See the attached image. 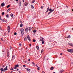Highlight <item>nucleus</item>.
<instances>
[{
	"label": "nucleus",
	"mask_w": 73,
	"mask_h": 73,
	"mask_svg": "<svg viewBox=\"0 0 73 73\" xmlns=\"http://www.w3.org/2000/svg\"><path fill=\"white\" fill-rule=\"evenodd\" d=\"M16 1H19V0H15Z\"/></svg>",
	"instance_id": "obj_51"
},
{
	"label": "nucleus",
	"mask_w": 73,
	"mask_h": 73,
	"mask_svg": "<svg viewBox=\"0 0 73 73\" xmlns=\"http://www.w3.org/2000/svg\"><path fill=\"white\" fill-rule=\"evenodd\" d=\"M27 38H28V40H29V41H31V38H30V37L28 35H27Z\"/></svg>",
	"instance_id": "obj_4"
},
{
	"label": "nucleus",
	"mask_w": 73,
	"mask_h": 73,
	"mask_svg": "<svg viewBox=\"0 0 73 73\" xmlns=\"http://www.w3.org/2000/svg\"><path fill=\"white\" fill-rule=\"evenodd\" d=\"M23 25L22 24H21L20 25V27H23Z\"/></svg>",
	"instance_id": "obj_28"
},
{
	"label": "nucleus",
	"mask_w": 73,
	"mask_h": 73,
	"mask_svg": "<svg viewBox=\"0 0 73 73\" xmlns=\"http://www.w3.org/2000/svg\"><path fill=\"white\" fill-rule=\"evenodd\" d=\"M19 45H20V46H21L22 45H21V43L19 44Z\"/></svg>",
	"instance_id": "obj_41"
},
{
	"label": "nucleus",
	"mask_w": 73,
	"mask_h": 73,
	"mask_svg": "<svg viewBox=\"0 0 73 73\" xmlns=\"http://www.w3.org/2000/svg\"><path fill=\"white\" fill-rule=\"evenodd\" d=\"M13 72V70L12 71H11V73H12Z\"/></svg>",
	"instance_id": "obj_52"
},
{
	"label": "nucleus",
	"mask_w": 73,
	"mask_h": 73,
	"mask_svg": "<svg viewBox=\"0 0 73 73\" xmlns=\"http://www.w3.org/2000/svg\"><path fill=\"white\" fill-rule=\"evenodd\" d=\"M71 37H70V35H69L68 36V38H70Z\"/></svg>",
	"instance_id": "obj_35"
},
{
	"label": "nucleus",
	"mask_w": 73,
	"mask_h": 73,
	"mask_svg": "<svg viewBox=\"0 0 73 73\" xmlns=\"http://www.w3.org/2000/svg\"><path fill=\"white\" fill-rule=\"evenodd\" d=\"M35 0H34L32 2V3H35Z\"/></svg>",
	"instance_id": "obj_37"
},
{
	"label": "nucleus",
	"mask_w": 73,
	"mask_h": 73,
	"mask_svg": "<svg viewBox=\"0 0 73 73\" xmlns=\"http://www.w3.org/2000/svg\"><path fill=\"white\" fill-rule=\"evenodd\" d=\"M29 46H32V45H31V44H30Z\"/></svg>",
	"instance_id": "obj_54"
},
{
	"label": "nucleus",
	"mask_w": 73,
	"mask_h": 73,
	"mask_svg": "<svg viewBox=\"0 0 73 73\" xmlns=\"http://www.w3.org/2000/svg\"><path fill=\"white\" fill-rule=\"evenodd\" d=\"M64 72V70H61L60 71V73H62Z\"/></svg>",
	"instance_id": "obj_15"
},
{
	"label": "nucleus",
	"mask_w": 73,
	"mask_h": 73,
	"mask_svg": "<svg viewBox=\"0 0 73 73\" xmlns=\"http://www.w3.org/2000/svg\"><path fill=\"white\" fill-rule=\"evenodd\" d=\"M27 38L26 37L24 39V41H27Z\"/></svg>",
	"instance_id": "obj_19"
},
{
	"label": "nucleus",
	"mask_w": 73,
	"mask_h": 73,
	"mask_svg": "<svg viewBox=\"0 0 73 73\" xmlns=\"http://www.w3.org/2000/svg\"><path fill=\"white\" fill-rule=\"evenodd\" d=\"M12 47L11 46L10 47V49H12Z\"/></svg>",
	"instance_id": "obj_49"
},
{
	"label": "nucleus",
	"mask_w": 73,
	"mask_h": 73,
	"mask_svg": "<svg viewBox=\"0 0 73 73\" xmlns=\"http://www.w3.org/2000/svg\"><path fill=\"white\" fill-rule=\"evenodd\" d=\"M53 73H56V72H54Z\"/></svg>",
	"instance_id": "obj_64"
},
{
	"label": "nucleus",
	"mask_w": 73,
	"mask_h": 73,
	"mask_svg": "<svg viewBox=\"0 0 73 73\" xmlns=\"http://www.w3.org/2000/svg\"><path fill=\"white\" fill-rule=\"evenodd\" d=\"M4 21H5V22H6V21H5V20H4V19H3V22H4Z\"/></svg>",
	"instance_id": "obj_40"
},
{
	"label": "nucleus",
	"mask_w": 73,
	"mask_h": 73,
	"mask_svg": "<svg viewBox=\"0 0 73 73\" xmlns=\"http://www.w3.org/2000/svg\"><path fill=\"white\" fill-rule=\"evenodd\" d=\"M31 7L33 9V8H34V7H33V5H31Z\"/></svg>",
	"instance_id": "obj_25"
},
{
	"label": "nucleus",
	"mask_w": 73,
	"mask_h": 73,
	"mask_svg": "<svg viewBox=\"0 0 73 73\" xmlns=\"http://www.w3.org/2000/svg\"><path fill=\"white\" fill-rule=\"evenodd\" d=\"M25 4V6H27V4H28V3H25V4Z\"/></svg>",
	"instance_id": "obj_29"
},
{
	"label": "nucleus",
	"mask_w": 73,
	"mask_h": 73,
	"mask_svg": "<svg viewBox=\"0 0 73 73\" xmlns=\"http://www.w3.org/2000/svg\"><path fill=\"white\" fill-rule=\"evenodd\" d=\"M14 68L15 69H17V67L16 66H15L14 67Z\"/></svg>",
	"instance_id": "obj_31"
},
{
	"label": "nucleus",
	"mask_w": 73,
	"mask_h": 73,
	"mask_svg": "<svg viewBox=\"0 0 73 73\" xmlns=\"http://www.w3.org/2000/svg\"><path fill=\"white\" fill-rule=\"evenodd\" d=\"M15 66H16L17 68V67H19V65L18 64H17L15 65Z\"/></svg>",
	"instance_id": "obj_20"
},
{
	"label": "nucleus",
	"mask_w": 73,
	"mask_h": 73,
	"mask_svg": "<svg viewBox=\"0 0 73 73\" xmlns=\"http://www.w3.org/2000/svg\"><path fill=\"white\" fill-rule=\"evenodd\" d=\"M54 11V9H53L52 10V9H50L49 10V11H50L48 13V15H50V14L51 13H52V12H53Z\"/></svg>",
	"instance_id": "obj_2"
},
{
	"label": "nucleus",
	"mask_w": 73,
	"mask_h": 73,
	"mask_svg": "<svg viewBox=\"0 0 73 73\" xmlns=\"http://www.w3.org/2000/svg\"><path fill=\"white\" fill-rule=\"evenodd\" d=\"M47 60H49V58L47 59Z\"/></svg>",
	"instance_id": "obj_61"
},
{
	"label": "nucleus",
	"mask_w": 73,
	"mask_h": 73,
	"mask_svg": "<svg viewBox=\"0 0 73 73\" xmlns=\"http://www.w3.org/2000/svg\"><path fill=\"white\" fill-rule=\"evenodd\" d=\"M19 5H21V1H19Z\"/></svg>",
	"instance_id": "obj_13"
},
{
	"label": "nucleus",
	"mask_w": 73,
	"mask_h": 73,
	"mask_svg": "<svg viewBox=\"0 0 73 73\" xmlns=\"http://www.w3.org/2000/svg\"><path fill=\"white\" fill-rule=\"evenodd\" d=\"M26 69L27 70H28V71H29V72H30V71H31V70L29 68H26Z\"/></svg>",
	"instance_id": "obj_12"
},
{
	"label": "nucleus",
	"mask_w": 73,
	"mask_h": 73,
	"mask_svg": "<svg viewBox=\"0 0 73 73\" xmlns=\"http://www.w3.org/2000/svg\"><path fill=\"white\" fill-rule=\"evenodd\" d=\"M37 69L38 70H40V67H38Z\"/></svg>",
	"instance_id": "obj_36"
},
{
	"label": "nucleus",
	"mask_w": 73,
	"mask_h": 73,
	"mask_svg": "<svg viewBox=\"0 0 73 73\" xmlns=\"http://www.w3.org/2000/svg\"><path fill=\"white\" fill-rule=\"evenodd\" d=\"M72 11L73 12V9H72Z\"/></svg>",
	"instance_id": "obj_63"
},
{
	"label": "nucleus",
	"mask_w": 73,
	"mask_h": 73,
	"mask_svg": "<svg viewBox=\"0 0 73 73\" xmlns=\"http://www.w3.org/2000/svg\"><path fill=\"white\" fill-rule=\"evenodd\" d=\"M15 55H13L12 56V60H14V59H15Z\"/></svg>",
	"instance_id": "obj_11"
},
{
	"label": "nucleus",
	"mask_w": 73,
	"mask_h": 73,
	"mask_svg": "<svg viewBox=\"0 0 73 73\" xmlns=\"http://www.w3.org/2000/svg\"><path fill=\"white\" fill-rule=\"evenodd\" d=\"M35 66H36V67H38V66H37V64H36Z\"/></svg>",
	"instance_id": "obj_50"
},
{
	"label": "nucleus",
	"mask_w": 73,
	"mask_h": 73,
	"mask_svg": "<svg viewBox=\"0 0 73 73\" xmlns=\"http://www.w3.org/2000/svg\"><path fill=\"white\" fill-rule=\"evenodd\" d=\"M36 48L37 49H38V50H39V47H38V46H36Z\"/></svg>",
	"instance_id": "obj_23"
},
{
	"label": "nucleus",
	"mask_w": 73,
	"mask_h": 73,
	"mask_svg": "<svg viewBox=\"0 0 73 73\" xmlns=\"http://www.w3.org/2000/svg\"><path fill=\"white\" fill-rule=\"evenodd\" d=\"M27 48L26 47V50H27Z\"/></svg>",
	"instance_id": "obj_59"
},
{
	"label": "nucleus",
	"mask_w": 73,
	"mask_h": 73,
	"mask_svg": "<svg viewBox=\"0 0 73 73\" xmlns=\"http://www.w3.org/2000/svg\"><path fill=\"white\" fill-rule=\"evenodd\" d=\"M68 51L69 52H70V53H72L73 52V50L70 49H68Z\"/></svg>",
	"instance_id": "obj_5"
},
{
	"label": "nucleus",
	"mask_w": 73,
	"mask_h": 73,
	"mask_svg": "<svg viewBox=\"0 0 73 73\" xmlns=\"http://www.w3.org/2000/svg\"><path fill=\"white\" fill-rule=\"evenodd\" d=\"M13 69H13V68L10 69V70H13Z\"/></svg>",
	"instance_id": "obj_43"
},
{
	"label": "nucleus",
	"mask_w": 73,
	"mask_h": 73,
	"mask_svg": "<svg viewBox=\"0 0 73 73\" xmlns=\"http://www.w3.org/2000/svg\"><path fill=\"white\" fill-rule=\"evenodd\" d=\"M33 42H36V40H35V39H33Z\"/></svg>",
	"instance_id": "obj_30"
},
{
	"label": "nucleus",
	"mask_w": 73,
	"mask_h": 73,
	"mask_svg": "<svg viewBox=\"0 0 73 73\" xmlns=\"http://www.w3.org/2000/svg\"><path fill=\"white\" fill-rule=\"evenodd\" d=\"M23 67H25L26 66H25V65H23Z\"/></svg>",
	"instance_id": "obj_42"
},
{
	"label": "nucleus",
	"mask_w": 73,
	"mask_h": 73,
	"mask_svg": "<svg viewBox=\"0 0 73 73\" xmlns=\"http://www.w3.org/2000/svg\"><path fill=\"white\" fill-rule=\"evenodd\" d=\"M32 63L33 64L34 66H35V63L33 62H32Z\"/></svg>",
	"instance_id": "obj_32"
},
{
	"label": "nucleus",
	"mask_w": 73,
	"mask_h": 73,
	"mask_svg": "<svg viewBox=\"0 0 73 73\" xmlns=\"http://www.w3.org/2000/svg\"><path fill=\"white\" fill-rule=\"evenodd\" d=\"M42 44H44V41L42 40Z\"/></svg>",
	"instance_id": "obj_26"
},
{
	"label": "nucleus",
	"mask_w": 73,
	"mask_h": 73,
	"mask_svg": "<svg viewBox=\"0 0 73 73\" xmlns=\"http://www.w3.org/2000/svg\"><path fill=\"white\" fill-rule=\"evenodd\" d=\"M3 73V71H1V73Z\"/></svg>",
	"instance_id": "obj_58"
},
{
	"label": "nucleus",
	"mask_w": 73,
	"mask_h": 73,
	"mask_svg": "<svg viewBox=\"0 0 73 73\" xmlns=\"http://www.w3.org/2000/svg\"><path fill=\"white\" fill-rule=\"evenodd\" d=\"M42 73H45V72H44V71H42Z\"/></svg>",
	"instance_id": "obj_44"
},
{
	"label": "nucleus",
	"mask_w": 73,
	"mask_h": 73,
	"mask_svg": "<svg viewBox=\"0 0 73 73\" xmlns=\"http://www.w3.org/2000/svg\"><path fill=\"white\" fill-rule=\"evenodd\" d=\"M5 70H3V72H5Z\"/></svg>",
	"instance_id": "obj_56"
},
{
	"label": "nucleus",
	"mask_w": 73,
	"mask_h": 73,
	"mask_svg": "<svg viewBox=\"0 0 73 73\" xmlns=\"http://www.w3.org/2000/svg\"><path fill=\"white\" fill-rule=\"evenodd\" d=\"M7 30L8 32H10V27L9 26L8 27Z\"/></svg>",
	"instance_id": "obj_6"
},
{
	"label": "nucleus",
	"mask_w": 73,
	"mask_h": 73,
	"mask_svg": "<svg viewBox=\"0 0 73 73\" xmlns=\"http://www.w3.org/2000/svg\"><path fill=\"white\" fill-rule=\"evenodd\" d=\"M32 30V28L31 27H27L25 29V31L26 32H28V31H31Z\"/></svg>",
	"instance_id": "obj_1"
},
{
	"label": "nucleus",
	"mask_w": 73,
	"mask_h": 73,
	"mask_svg": "<svg viewBox=\"0 0 73 73\" xmlns=\"http://www.w3.org/2000/svg\"><path fill=\"white\" fill-rule=\"evenodd\" d=\"M1 16H0V20H1Z\"/></svg>",
	"instance_id": "obj_53"
},
{
	"label": "nucleus",
	"mask_w": 73,
	"mask_h": 73,
	"mask_svg": "<svg viewBox=\"0 0 73 73\" xmlns=\"http://www.w3.org/2000/svg\"><path fill=\"white\" fill-rule=\"evenodd\" d=\"M0 70L1 71H4V69L3 68H1Z\"/></svg>",
	"instance_id": "obj_21"
},
{
	"label": "nucleus",
	"mask_w": 73,
	"mask_h": 73,
	"mask_svg": "<svg viewBox=\"0 0 73 73\" xmlns=\"http://www.w3.org/2000/svg\"><path fill=\"white\" fill-rule=\"evenodd\" d=\"M66 7H67V8H68V6H66Z\"/></svg>",
	"instance_id": "obj_62"
},
{
	"label": "nucleus",
	"mask_w": 73,
	"mask_h": 73,
	"mask_svg": "<svg viewBox=\"0 0 73 73\" xmlns=\"http://www.w3.org/2000/svg\"><path fill=\"white\" fill-rule=\"evenodd\" d=\"M17 70L18 71L19 70V69H17Z\"/></svg>",
	"instance_id": "obj_60"
},
{
	"label": "nucleus",
	"mask_w": 73,
	"mask_h": 73,
	"mask_svg": "<svg viewBox=\"0 0 73 73\" xmlns=\"http://www.w3.org/2000/svg\"><path fill=\"white\" fill-rule=\"evenodd\" d=\"M7 57H9V53L8 52H7Z\"/></svg>",
	"instance_id": "obj_10"
},
{
	"label": "nucleus",
	"mask_w": 73,
	"mask_h": 73,
	"mask_svg": "<svg viewBox=\"0 0 73 73\" xmlns=\"http://www.w3.org/2000/svg\"><path fill=\"white\" fill-rule=\"evenodd\" d=\"M40 40L41 41H42L43 40H44V38L42 37H40Z\"/></svg>",
	"instance_id": "obj_8"
},
{
	"label": "nucleus",
	"mask_w": 73,
	"mask_h": 73,
	"mask_svg": "<svg viewBox=\"0 0 73 73\" xmlns=\"http://www.w3.org/2000/svg\"><path fill=\"white\" fill-rule=\"evenodd\" d=\"M11 16L12 17H13V15L12 14H11Z\"/></svg>",
	"instance_id": "obj_22"
},
{
	"label": "nucleus",
	"mask_w": 73,
	"mask_h": 73,
	"mask_svg": "<svg viewBox=\"0 0 73 73\" xmlns=\"http://www.w3.org/2000/svg\"><path fill=\"white\" fill-rule=\"evenodd\" d=\"M62 55V53L60 54V55Z\"/></svg>",
	"instance_id": "obj_47"
},
{
	"label": "nucleus",
	"mask_w": 73,
	"mask_h": 73,
	"mask_svg": "<svg viewBox=\"0 0 73 73\" xmlns=\"http://www.w3.org/2000/svg\"><path fill=\"white\" fill-rule=\"evenodd\" d=\"M17 34V33H14V35H16Z\"/></svg>",
	"instance_id": "obj_39"
},
{
	"label": "nucleus",
	"mask_w": 73,
	"mask_h": 73,
	"mask_svg": "<svg viewBox=\"0 0 73 73\" xmlns=\"http://www.w3.org/2000/svg\"><path fill=\"white\" fill-rule=\"evenodd\" d=\"M43 52H44V50L42 49V50H41V53H42Z\"/></svg>",
	"instance_id": "obj_38"
},
{
	"label": "nucleus",
	"mask_w": 73,
	"mask_h": 73,
	"mask_svg": "<svg viewBox=\"0 0 73 73\" xmlns=\"http://www.w3.org/2000/svg\"><path fill=\"white\" fill-rule=\"evenodd\" d=\"M28 61H30V59H28Z\"/></svg>",
	"instance_id": "obj_48"
},
{
	"label": "nucleus",
	"mask_w": 73,
	"mask_h": 73,
	"mask_svg": "<svg viewBox=\"0 0 73 73\" xmlns=\"http://www.w3.org/2000/svg\"><path fill=\"white\" fill-rule=\"evenodd\" d=\"M68 44L70 45L71 46H73V44H72V43H68Z\"/></svg>",
	"instance_id": "obj_17"
},
{
	"label": "nucleus",
	"mask_w": 73,
	"mask_h": 73,
	"mask_svg": "<svg viewBox=\"0 0 73 73\" xmlns=\"http://www.w3.org/2000/svg\"><path fill=\"white\" fill-rule=\"evenodd\" d=\"M54 69V67L53 66H52L50 68V70H53Z\"/></svg>",
	"instance_id": "obj_16"
},
{
	"label": "nucleus",
	"mask_w": 73,
	"mask_h": 73,
	"mask_svg": "<svg viewBox=\"0 0 73 73\" xmlns=\"http://www.w3.org/2000/svg\"><path fill=\"white\" fill-rule=\"evenodd\" d=\"M11 11V9L9 8V9H8L7 10V12H9V11Z\"/></svg>",
	"instance_id": "obj_18"
},
{
	"label": "nucleus",
	"mask_w": 73,
	"mask_h": 73,
	"mask_svg": "<svg viewBox=\"0 0 73 73\" xmlns=\"http://www.w3.org/2000/svg\"><path fill=\"white\" fill-rule=\"evenodd\" d=\"M7 8H9V7H10V5H8V6H7L6 7Z\"/></svg>",
	"instance_id": "obj_24"
},
{
	"label": "nucleus",
	"mask_w": 73,
	"mask_h": 73,
	"mask_svg": "<svg viewBox=\"0 0 73 73\" xmlns=\"http://www.w3.org/2000/svg\"><path fill=\"white\" fill-rule=\"evenodd\" d=\"M1 27L0 26V31H1Z\"/></svg>",
	"instance_id": "obj_46"
},
{
	"label": "nucleus",
	"mask_w": 73,
	"mask_h": 73,
	"mask_svg": "<svg viewBox=\"0 0 73 73\" xmlns=\"http://www.w3.org/2000/svg\"><path fill=\"white\" fill-rule=\"evenodd\" d=\"M23 2H24V0H22Z\"/></svg>",
	"instance_id": "obj_55"
},
{
	"label": "nucleus",
	"mask_w": 73,
	"mask_h": 73,
	"mask_svg": "<svg viewBox=\"0 0 73 73\" xmlns=\"http://www.w3.org/2000/svg\"><path fill=\"white\" fill-rule=\"evenodd\" d=\"M41 9H42V8H43V6H41Z\"/></svg>",
	"instance_id": "obj_45"
},
{
	"label": "nucleus",
	"mask_w": 73,
	"mask_h": 73,
	"mask_svg": "<svg viewBox=\"0 0 73 73\" xmlns=\"http://www.w3.org/2000/svg\"><path fill=\"white\" fill-rule=\"evenodd\" d=\"M4 12H2V15H4Z\"/></svg>",
	"instance_id": "obj_33"
},
{
	"label": "nucleus",
	"mask_w": 73,
	"mask_h": 73,
	"mask_svg": "<svg viewBox=\"0 0 73 73\" xmlns=\"http://www.w3.org/2000/svg\"><path fill=\"white\" fill-rule=\"evenodd\" d=\"M8 68V66H6V67L4 68V70H7L8 68Z\"/></svg>",
	"instance_id": "obj_9"
},
{
	"label": "nucleus",
	"mask_w": 73,
	"mask_h": 73,
	"mask_svg": "<svg viewBox=\"0 0 73 73\" xmlns=\"http://www.w3.org/2000/svg\"><path fill=\"white\" fill-rule=\"evenodd\" d=\"M6 17H7L8 18V17H9V15H6Z\"/></svg>",
	"instance_id": "obj_34"
},
{
	"label": "nucleus",
	"mask_w": 73,
	"mask_h": 73,
	"mask_svg": "<svg viewBox=\"0 0 73 73\" xmlns=\"http://www.w3.org/2000/svg\"><path fill=\"white\" fill-rule=\"evenodd\" d=\"M21 32L22 35H24V29H21Z\"/></svg>",
	"instance_id": "obj_3"
},
{
	"label": "nucleus",
	"mask_w": 73,
	"mask_h": 73,
	"mask_svg": "<svg viewBox=\"0 0 73 73\" xmlns=\"http://www.w3.org/2000/svg\"><path fill=\"white\" fill-rule=\"evenodd\" d=\"M36 32V30H34L33 31V32H34V33H35V32Z\"/></svg>",
	"instance_id": "obj_27"
},
{
	"label": "nucleus",
	"mask_w": 73,
	"mask_h": 73,
	"mask_svg": "<svg viewBox=\"0 0 73 73\" xmlns=\"http://www.w3.org/2000/svg\"><path fill=\"white\" fill-rule=\"evenodd\" d=\"M5 5V4L4 3H2L1 4V7H4Z\"/></svg>",
	"instance_id": "obj_7"
},
{
	"label": "nucleus",
	"mask_w": 73,
	"mask_h": 73,
	"mask_svg": "<svg viewBox=\"0 0 73 73\" xmlns=\"http://www.w3.org/2000/svg\"><path fill=\"white\" fill-rule=\"evenodd\" d=\"M49 7H48V8L47 9V11H46V12H48V11H49Z\"/></svg>",
	"instance_id": "obj_14"
},
{
	"label": "nucleus",
	"mask_w": 73,
	"mask_h": 73,
	"mask_svg": "<svg viewBox=\"0 0 73 73\" xmlns=\"http://www.w3.org/2000/svg\"><path fill=\"white\" fill-rule=\"evenodd\" d=\"M1 40H3V38H1Z\"/></svg>",
	"instance_id": "obj_57"
}]
</instances>
